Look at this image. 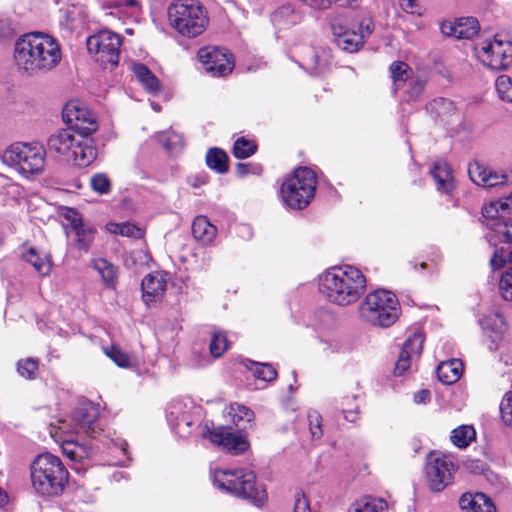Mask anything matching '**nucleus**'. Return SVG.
I'll list each match as a JSON object with an SVG mask.
<instances>
[{
	"mask_svg": "<svg viewBox=\"0 0 512 512\" xmlns=\"http://www.w3.org/2000/svg\"><path fill=\"white\" fill-rule=\"evenodd\" d=\"M14 36V29L8 19H0V39H9Z\"/></svg>",
	"mask_w": 512,
	"mask_h": 512,
	"instance_id": "obj_57",
	"label": "nucleus"
},
{
	"mask_svg": "<svg viewBox=\"0 0 512 512\" xmlns=\"http://www.w3.org/2000/svg\"><path fill=\"white\" fill-rule=\"evenodd\" d=\"M301 1L303 3H305L306 5H308L309 7L313 8V9H318V10L327 9L331 4L330 0H301Z\"/></svg>",
	"mask_w": 512,
	"mask_h": 512,
	"instance_id": "obj_59",
	"label": "nucleus"
},
{
	"mask_svg": "<svg viewBox=\"0 0 512 512\" xmlns=\"http://www.w3.org/2000/svg\"><path fill=\"white\" fill-rule=\"evenodd\" d=\"M318 287L329 302L348 306L365 292L366 278L362 271L350 265L332 267L319 276Z\"/></svg>",
	"mask_w": 512,
	"mask_h": 512,
	"instance_id": "obj_2",
	"label": "nucleus"
},
{
	"mask_svg": "<svg viewBox=\"0 0 512 512\" xmlns=\"http://www.w3.org/2000/svg\"><path fill=\"white\" fill-rule=\"evenodd\" d=\"M430 174L433 177L436 183V188L439 192L445 194H450L452 192L454 189V179L452 171L446 162H435L430 170Z\"/></svg>",
	"mask_w": 512,
	"mask_h": 512,
	"instance_id": "obj_26",
	"label": "nucleus"
},
{
	"mask_svg": "<svg viewBox=\"0 0 512 512\" xmlns=\"http://www.w3.org/2000/svg\"><path fill=\"white\" fill-rule=\"evenodd\" d=\"M494 170L486 167L478 162L472 163L468 167V174L470 179L477 185L483 186L487 183V178L490 177Z\"/></svg>",
	"mask_w": 512,
	"mask_h": 512,
	"instance_id": "obj_41",
	"label": "nucleus"
},
{
	"mask_svg": "<svg viewBox=\"0 0 512 512\" xmlns=\"http://www.w3.org/2000/svg\"><path fill=\"white\" fill-rule=\"evenodd\" d=\"M426 79L422 75L414 74L407 82L405 89V93L410 99H416L419 97L425 87Z\"/></svg>",
	"mask_w": 512,
	"mask_h": 512,
	"instance_id": "obj_43",
	"label": "nucleus"
},
{
	"mask_svg": "<svg viewBox=\"0 0 512 512\" xmlns=\"http://www.w3.org/2000/svg\"><path fill=\"white\" fill-rule=\"evenodd\" d=\"M108 232L112 234H119L125 237L142 238L144 231L142 228L130 222L124 223H108L106 226Z\"/></svg>",
	"mask_w": 512,
	"mask_h": 512,
	"instance_id": "obj_36",
	"label": "nucleus"
},
{
	"mask_svg": "<svg viewBox=\"0 0 512 512\" xmlns=\"http://www.w3.org/2000/svg\"><path fill=\"white\" fill-rule=\"evenodd\" d=\"M59 424L58 425H50V428H49V433H50V436L57 442H62L64 439H63V435H72V434H76L75 433V430L77 429V426H76V423L74 422L73 426L68 424L66 421L64 420H60L58 422Z\"/></svg>",
	"mask_w": 512,
	"mask_h": 512,
	"instance_id": "obj_45",
	"label": "nucleus"
},
{
	"mask_svg": "<svg viewBox=\"0 0 512 512\" xmlns=\"http://www.w3.org/2000/svg\"><path fill=\"white\" fill-rule=\"evenodd\" d=\"M315 51L311 54V66L316 72H320L325 69L330 63V56L326 48L313 49Z\"/></svg>",
	"mask_w": 512,
	"mask_h": 512,
	"instance_id": "obj_47",
	"label": "nucleus"
},
{
	"mask_svg": "<svg viewBox=\"0 0 512 512\" xmlns=\"http://www.w3.org/2000/svg\"><path fill=\"white\" fill-rule=\"evenodd\" d=\"M459 506L465 512H497L491 499L483 493L463 494Z\"/></svg>",
	"mask_w": 512,
	"mask_h": 512,
	"instance_id": "obj_24",
	"label": "nucleus"
},
{
	"mask_svg": "<svg viewBox=\"0 0 512 512\" xmlns=\"http://www.w3.org/2000/svg\"><path fill=\"white\" fill-rule=\"evenodd\" d=\"M130 257L133 260V263L135 264L137 260L144 262L147 260V255L142 250L133 251L130 255Z\"/></svg>",
	"mask_w": 512,
	"mask_h": 512,
	"instance_id": "obj_63",
	"label": "nucleus"
},
{
	"mask_svg": "<svg viewBox=\"0 0 512 512\" xmlns=\"http://www.w3.org/2000/svg\"><path fill=\"white\" fill-rule=\"evenodd\" d=\"M132 70L137 80L148 93L156 94L160 91L161 86L158 78L146 65L142 63H134L132 65Z\"/></svg>",
	"mask_w": 512,
	"mask_h": 512,
	"instance_id": "obj_29",
	"label": "nucleus"
},
{
	"mask_svg": "<svg viewBox=\"0 0 512 512\" xmlns=\"http://www.w3.org/2000/svg\"><path fill=\"white\" fill-rule=\"evenodd\" d=\"M91 266L99 273L103 283L107 287H115L117 282V269L110 261L105 258H93L91 260Z\"/></svg>",
	"mask_w": 512,
	"mask_h": 512,
	"instance_id": "obj_32",
	"label": "nucleus"
},
{
	"mask_svg": "<svg viewBox=\"0 0 512 512\" xmlns=\"http://www.w3.org/2000/svg\"><path fill=\"white\" fill-rule=\"evenodd\" d=\"M442 34L456 39H470L479 31V22L474 17H462L441 24Z\"/></svg>",
	"mask_w": 512,
	"mask_h": 512,
	"instance_id": "obj_21",
	"label": "nucleus"
},
{
	"mask_svg": "<svg viewBox=\"0 0 512 512\" xmlns=\"http://www.w3.org/2000/svg\"><path fill=\"white\" fill-rule=\"evenodd\" d=\"M167 14L170 26L187 38L201 35L208 25L206 12L196 0H176L169 5Z\"/></svg>",
	"mask_w": 512,
	"mask_h": 512,
	"instance_id": "obj_6",
	"label": "nucleus"
},
{
	"mask_svg": "<svg viewBox=\"0 0 512 512\" xmlns=\"http://www.w3.org/2000/svg\"><path fill=\"white\" fill-rule=\"evenodd\" d=\"M250 168H251V165L248 164V163H238L236 165V170H237V173L240 175V176H245L247 175L248 173H250Z\"/></svg>",
	"mask_w": 512,
	"mask_h": 512,
	"instance_id": "obj_64",
	"label": "nucleus"
},
{
	"mask_svg": "<svg viewBox=\"0 0 512 512\" xmlns=\"http://www.w3.org/2000/svg\"><path fill=\"white\" fill-rule=\"evenodd\" d=\"M500 413L504 424L512 427V391L504 395L500 404Z\"/></svg>",
	"mask_w": 512,
	"mask_h": 512,
	"instance_id": "obj_53",
	"label": "nucleus"
},
{
	"mask_svg": "<svg viewBox=\"0 0 512 512\" xmlns=\"http://www.w3.org/2000/svg\"><path fill=\"white\" fill-rule=\"evenodd\" d=\"M227 337L222 332H214L210 342V352L213 357H220L228 350Z\"/></svg>",
	"mask_w": 512,
	"mask_h": 512,
	"instance_id": "obj_44",
	"label": "nucleus"
},
{
	"mask_svg": "<svg viewBox=\"0 0 512 512\" xmlns=\"http://www.w3.org/2000/svg\"><path fill=\"white\" fill-rule=\"evenodd\" d=\"M257 150V145L244 137L238 138L233 145V155L238 159L252 156Z\"/></svg>",
	"mask_w": 512,
	"mask_h": 512,
	"instance_id": "obj_40",
	"label": "nucleus"
},
{
	"mask_svg": "<svg viewBox=\"0 0 512 512\" xmlns=\"http://www.w3.org/2000/svg\"><path fill=\"white\" fill-rule=\"evenodd\" d=\"M122 43L121 37L109 30L100 32L88 37L87 49L94 55L95 60L102 65L117 66L119 62V49Z\"/></svg>",
	"mask_w": 512,
	"mask_h": 512,
	"instance_id": "obj_12",
	"label": "nucleus"
},
{
	"mask_svg": "<svg viewBox=\"0 0 512 512\" xmlns=\"http://www.w3.org/2000/svg\"><path fill=\"white\" fill-rule=\"evenodd\" d=\"M317 177L313 170L299 167L287 177L281 186L284 203L293 209H303L314 197Z\"/></svg>",
	"mask_w": 512,
	"mask_h": 512,
	"instance_id": "obj_8",
	"label": "nucleus"
},
{
	"mask_svg": "<svg viewBox=\"0 0 512 512\" xmlns=\"http://www.w3.org/2000/svg\"><path fill=\"white\" fill-rule=\"evenodd\" d=\"M481 325L485 333H487L493 341L499 339L507 330L504 317L498 313L485 316L481 320Z\"/></svg>",
	"mask_w": 512,
	"mask_h": 512,
	"instance_id": "obj_31",
	"label": "nucleus"
},
{
	"mask_svg": "<svg viewBox=\"0 0 512 512\" xmlns=\"http://www.w3.org/2000/svg\"><path fill=\"white\" fill-rule=\"evenodd\" d=\"M104 352L119 367L126 368L131 364L129 355L115 346L105 348Z\"/></svg>",
	"mask_w": 512,
	"mask_h": 512,
	"instance_id": "obj_51",
	"label": "nucleus"
},
{
	"mask_svg": "<svg viewBox=\"0 0 512 512\" xmlns=\"http://www.w3.org/2000/svg\"><path fill=\"white\" fill-rule=\"evenodd\" d=\"M456 470L450 456L441 452H431L426 460V478L433 491H441L451 483Z\"/></svg>",
	"mask_w": 512,
	"mask_h": 512,
	"instance_id": "obj_14",
	"label": "nucleus"
},
{
	"mask_svg": "<svg viewBox=\"0 0 512 512\" xmlns=\"http://www.w3.org/2000/svg\"><path fill=\"white\" fill-rule=\"evenodd\" d=\"M331 30L336 45L343 51L353 53L363 46L364 39L373 31V25L371 21L351 25L339 18L333 20Z\"/></svg>",
	"mask_w": 512,
	"mask_h": 512,
	"instance_id": "obj_11",
	"label": "nucleus"
},
{
	"mask_svg": "<svg viewBox=\"0 0 512 512\" xmlns=\"http://www.w3.org/2000/svg\"><path fill=\"white\" fill-rule=\"evenodd\" d=\"M424 337L421 333H414L409 337L400 352L396 361L394 373L395 375H402L410 366L414 358H418L422 353Z\"/></svg>",
	"mask_w": 512,
	"mask_h": 512,
	"instance_id": "obj_19",
	"label": "nucleus"
},
{
	"mask_svg": "<svg viewBox=\"0 0 512 512\" xmlns=\"http://www.w3.org/2000/svg\"><path fill=\"white\" fill-rule=\"evenodd\" d=\"M202 436L208 438L213 445L235 455L245 452L250 446L245 435L232 432L230 428L225 426H218L213 429L206 426Z\"/></svg>",
	"mask_w": 512,
	"mask_h": 512,
	"instance_id": "obj_16",
	"label": "nucleus"
},
{
	"mask_svg": "<svg viewBox=\"0 0 512 512\" xmlns=\"http://www.w3.org/2000/svg\"><path fill=\"white\" fill-rule=\"evenodd\" d=\"M167 281L163 274L156 272L148 274L141 283L143 299L147 305L160 299L166 290Z\"/></svg>",
	"mask_w": 512,
	"mask_h": 512,
	"instance_id": "obj_22",
	"label": "nucleus"
},
{
	"mask_svg": "<svg viewBox=\"0 0 512 512\" xmlns=\"http://www.w3.org/2000/svg\"><path fill=\"white\" fill-rule=\"evenodd\" d=\"M463 373V363L459 359L442 361L437 367L438 379L446 385L457 382Z\"/></svg>",
	"mask_w": 512,
	"mask_h": 512,
	"instance_id": "obj_27",
	"label": "nucleus"
},
{
	"mask_svg": "<svg viewBox=\"0 0 512 512\" xmlns=\"http://www.w3.org/2000/svg\"><path fill=\"white\" fill-rule=\"evenodd\" d=\"M225 411L230 417L231 421L236 425H238L241 421L250 422L254 417L253 411L239 403L230 404Z\"/></svg>",
	"mask_w": 512,
	"mask_h": 512,
	"instance_id": "obj_38",
	"label": "nucleus"
},
{
	"mask_svg": "<svg viewBox=\"0 0 512 512\" xmlns=\"http://www.w3.org/2000/svg\"><path fill=\"white\" fill-rule=\"evenodd\" d=\"M508 175L504 172H496L493 171L489 178H487V183L483 184V187L494 188L498 186H503L508 182Z\"/></svg>",
	"mask_w": 512,
	"mask_h": 512,
	"instance_id": "obj_56",
	"label": "nucleus"
},
{
	"mask_svg": "<svg viewBox=\"0 0 512 512\" xmlns=\"http://www.w3.org/2000/svg\"><path fill=\"white\" fill-rule=\"evenodd\" d=\"M499 292L506 301H512V267L508 268L499 281Z\"/></svg>",
	"mask_w": 512,
	"mask_h": 512,
	"instance_id": "obj_50",
	"label": "nucleus"
},
{
	"mask_svg": "<svg viewBox=\"0 0 512 512\" xmlns=\"http://www.w3.org/2000/svg\"><path fill=\"white\" fill-rule=\"evenodd\" d=\"M401 8L408 13H415L417 7L416 0H400Z\"/></svg>",
	"mask_w": 512,
	"mask_h": 512,
	"instance_id": "obj_61",
	"label": "nucleus"
},
{
	"mask_svg": "<svg viewBox=\"0 0 512 512\" xmlns=\"http://www.w3.org/2000/svg\"><path fill=\"white\" fill-rule=\"evenodd\" d=\"M160 143L167 149H175L178 146H182L183 140L180 135L172 131H166L159 134Z\"/></svg>",
	"mask_w": 512,
	"mask_h": 512,
	"instance_id": "obj_54",
	"label": "nucleus"
},
{
	"mask_svg": "<svg viewBox=\"0 0 512 512\" xmlns=\"http://www.w3.org/2000/svg\"><path fill=\"white\" fill-rule=\"evenodd\" d=\"M387 504L379 498L365 497L355 501L349 512H385Z\"/></svg>",
	"mask_w": 512,
	"mask_h": 512,
	"instance_id": "obj_34",
	"label": "nucleus"
},
{
	"mask_svg": "<svg viewBox=\"0 0 512 512\" xmlns=\"http://www.w3.org/2000/svg\"><path fill=\"white\" fill-rule=\"evenodd\" d=\"M214 481L218 488L248 499L257 506L266 500L265 490L257 484L256 475L250 470H217Z\"/></svg>",
	"mask_w": 512,
	"mask_h": 512,
	"instance_id": "obj_7",
	"label": "nucleus"
},
{
	"mask_svg": "<svg viewBox=\"0 0 512 512\" xmlns=\"http://www.w3.org/2000/svg\"><path fill=\"white\" fill-rule=\"evenodd\" d=\"M22 257L34 267L39 275L46 276L51 272L52 264L48 254L29 247L22 252Z\"/></svg>",
	"mask_w": 512,
	"mask_h": 512,
	"instance_id": "obj_28",
	"label": "nucleus"
},
{
	"mask_svg": "<svg viewBox=\"0 0 512 512\" xmlns=\"http://www.w3.org/2000/svg\"><path fill=\"white\" fill-rule=\"evenodd\" d=\"M498 96L507 102L512 103V79L507 75H500L495 82Z\"/></svg>",
	"mask_w": 512,
	"mask_h": 512,
	"instance_id": "obj_46",
	"label": "nucleus"
},
{
	"mask_svg": "<svg viewBox=\"0 0 512 512\" xmlns=\"http://www.w3.org/2000/svg\"><path fill=\"white\" fill-rule=\"evenodd\" d=\"M2 159L23 174H37L44 168L45 150L37 143H15L4 151Z\"/></svg>",
	"mask_w": 512,
	"mask_h": 512,
	"instance_id": "obj_9",
	"label": "nucleus"
},
{
	"mask_svg": "<svg viewBox=\"0 0 512 512\" xmlns=\"http://www.w3.org/2000/svg\"><path fill=\"white\" fill-rule=\"evenodd\" d=\"M63 454L72 461H83L88 459L91 450L84 444H81L72 439H65L61 442Z\"/></svg>",
	"mask_w": 512,
	"mask_h": 512,
	"instance_id": "obj_33",
	"label": "nucleus"
},
{
	"mask_svg": "<svg viewBox=\"0 0 512 512\" xmlns=\"http://www.w3.org/2000/svg\"><path fill=\"white\" fill-rule=\"evenodd\" d=\"M507 209H509L508 202L502 200L494 201L482 208V215L487 220V225L491 228V225L497 222L500 211L505 212Z\"/></svg>",
	"mask_w": 512,
	"mask_h": 512,
	"instance_id": "obj_39",
	"label": "nucleus"
},
{
	"mask_svg": "<svg viewBox=\"0 0 512 512\" xmlns=\"http://www.w3.org/2000/svg\"><path fill=\"white\" fill-rule=\"evenodd\" d=\"M250 363V369L254 373V376L257 377L258 379H261L266 382H271L276 379L277 371L272 365L258 362Z\"/></svg>",
	"mask_w": 512,
	"mask_h": 512,
	"instance_id": "obj_42",
	"label": "nucleus"
},
{
	"mask_svg": "<svg viewBox=\"0 0 512 512\" xmlns=\"http://www.w3.org/2000/svg\"><path fill=\"white\" fill-rule=\"evenodd\" d=\"M489 243L494 246V252L490 259L493 270H499L507 262L512 263V249L500 246L502 243L512 245V219L507 221L497 220L491 225V233L488 235Z\"/></svg>",
	"mask_w": 512,
	"mask_h": 512,
	"instance_id": "obj_13",
	"label": "nucleus"
},
{
	"mask_svg": "<svg viewBox=\"0 0 512 512\" xmlns=\"http://www.w3.org/2000/svg\"><path fill=\"white\" fill-rule=\"evenodd\" d=\"M34 491L42 496H59L63 493L69 473L62 461L51 453L38 455L30 465Z\"/></svg>",
	"mask_w": 512,
	"mask_h": 512,
	"instance_id": "obj_3",
	"label": "nucleus"
},
{
	"mask_svg": "<svg viewBox=\"0 0 512 512\" xmlns=\"http://www.w3.org/2000/svg\"><path fill=\"white\" fill-rule=\"evenodd\" d=\"M38 359L26 358L17 364L18 373L26 379H34L38 370Z\"/></svg>",
	"mask_w": 512,
	"mask_h": 512,
	"instance_id": "obj_49",
	"label": "nucleus"
},
{
	"mask_svg": "<svg viewBox=\"0 0 512 512\" xmlns=\"http://www.w3.org/2000/svg\"><path fill=\"white\" fill-rule=\"evenodd\" d=\"M308 420H309V430L311 432L312 438H314V439L321 438V436L323 434L322 428H321V415L316 411L309 412Z\"/></svg>",
	"mask_w": 512,
	"mask_h": 512,
	"instance_id": "obj_55",
	"label": "nucleus"
},
{
	"mask_svg": "<svg viewBox=\"0 0 512 512\" xmlns=\"http://www.w3.org/2000/svg\"><path fill=\"white\" fill-rule=\"evenodd\" d=\"M475 439L476 431L470 425H461L455 428L451 434V441L458 448L468 447Z\"/></svg>",
	"mask_w": 512,
	"mask_h": 512,
	"instance_id": "obj_35",
	"label": "nucleus"
},
{
	"mask_svg": "<svg viewBox=\"0 0 512 512\" xmlns=\"http://www.w3.org/2000/svg\"><path fill=\"white\" fill-rule=\"evenodd\" d=\"M99 420V405L92 402L81 404L75 409L73 414V422H75L77 426L75 433L96 437L102 431Z\"/></svg>",
	"mask_w": 512,
	"mask_h": 512,
	"instance_id": "obj_18",
	"label": "nucleus"
},
{
	"mask_svg": "<svg viewBox=\"0 0 512 512\" xmlns=\"http://www.w3.org/2000/svg\"><path fill=\"white\" fill-rule=\"evenodd\" d=\"M62 115L64 121L70 125V129L86 138L98 129L95 114L80 101H69L64 106Z\"/></svg>",
	"mask_w": 512,
	"mask_h": 512,
	"instance_id": "obj_15",
	"label": "nucleus"
},
{
	"mask_svg": "<svg viewBox=\"0 0 512 512\" xmlns=\"http://www.w3.org/2000/svg\"><path fill=\"white\" fill-rule=\"evenodd\" d=\"M393 90L396 92L406 86V82L414 75L411 68L403 61H394L389 66Z\"/></svg>",
	"mask_w": 512,
	"mask_h": 512,
	"instance_id": "obj_30",
	"label": "nucleus"
},
{
	"mask_svg": "<svg viewBox=\"0 0 512 512\" xmlns=\"http://www.w3.org/2000/svg\"><path fill=\"white\" fill-rule=\"evenodd\" d=\"M90 185L95 193L108 194L111 190V181L104 173H97L90 179Z\"/></svg>",
	"mask_w": 512,
	"mask_h": 512,
	"instance_id": "obj_48",
	"label": "nucleus"
},
{
	"mask_svg": "<svg viewBox=\"0 0 512 512\" xmlns=\"http://www.w3.org/2000/svg\"><path fill=\"white\" fill-rule=\"evenodd\" d=\"M478 58L491 69L505 70L512 64V42L500 35L477 43Z\"/></svg>",
	"mask_w": 512,
	"mask_h": 512,
	"instance_id": "obj_10",
	"label": "nucleus"
},
{
	"mask_svg": "<svg viewBox=\"0 0 512 512\" xmlns=\"http://www.w3.org/2000/svg\"><path fill=\"white\" fill-rule=\"evenodd\" d=\"M13 57L21 73L38 76L56 68L62 54L55 38L41 32H31L16 41Z\"/></svg>",
	"mask_w": 512,
	"mask_h": 512,
	"instance_id": "obj_1",
	"label": "nucleus"
},
{
	"mask_svg": "<svg viewBox=\"0 0 512 512\" xmlns=\"http://www.w3.org/2000/svg\"><path fill=\"white\" fill-rule=\"evenodd\" d=\"M227 155L219 148H212L207 152L206 163L207 165L219 173H225L228 169Z\"/></svg>",
	"mask_w": 512,
	"mask_h": 512,
	"instance_id": "obj_37",
	"label": "nucleus"
},
{
	"mask_svg": "<svg viewBox=\"0 0 512 512\" xmlns=\"http://www.w3.org/2000/svg\"><path fill=\"white\" fill-rule=\"evenodd\" d=\"M302 17L293 4L279 6L271 15L273 25L279 30H285L300 23Z\"/></svg>",
	"mask_w": 512,
	"mask_h": 512,
	"instance_id": "obj_23",
	"label": "nucleus"
},
{
	"mask_svg": "<svg viewBox=\"0 0 512 512\" xmlns=\"http://www.w3.org/2000/svg\"><path fill=\"white\" fill-rule=\"evenodd\" d=\"M198 58L205 69L215 77H223L230 74L234 68L232 55L224 48L204 47L199 49Z\"/></svg>",
	"mask_w": 512,
	"mask_h": 512,
	"instance_id": "obj_17",
	"label": "nucleus"
},
{
	"mask_svg": "<svg viewBox=\"0 0 512 512\" xmlns=\"http://www.w3.org/2000/svg\"><path fill=\"white\" fill-rule=\"evenodd\" d=\"M430 391L423 389L415 393L414 395V401L416 403H427L430 400Z\"/></svg>",
	"mask_w": 512,
	"mask_h": 512,
	"instance_id": "obj_60",
	"label": "nucleus"
},
{
	"mask_svg": "<svg viewBox=\"0 0 512 512\" xmlns=\"http://www.w3.org/2000/svg\"><path fill=\"white\" fill-rule=\"evenodd\" d=\"M361 318L377 327H390L400 315V304L396 295L385 289L368 293L359 305Z\"/></svg>",
	"mask_w": 512,
	"mask_h": 512,
	"instance_id": "obj_5",
	"label": "nucleus"
},
{
	"mask_svg": "<svg viewBox=\"0 0 512 512\" xmlns=\"http://www.w3.org/2000/svg\"><path fill=\"white\" fill-rule=\"evenodd\" d=\"M193 238L202 246L213 244L217 228L208 220L206 216H197L192 223Z\"/></svg>",
	"mask_w": 512,
	"mask_h": 512,
	"instance_id": "obj_25",
	"label": "nucleus"
},
{
	"mask_svg": "<svg viewBox=\"0 0 512 512\" xmlns=\"http://www.w3.org/2000/svg\"><path fill=\"white\" fill-rule=\"evenodd\" d=\"M47 149L79 167L88 166L97 157V151L88 139L70 128L57 130L50 135Z\"/></svg>",
	"mask_w": 512,
	"mask_h": 512,
	"instance_id": "obj_4",
	"label": "nucleus"
},
{
	"mask_svg": "<svg viewBox=\"0 0 512 512\" xmlns=\"http://www.w3.org/2000/svg\"><path fill=\"white\" fill-rule=\"evenodd\" d=\"M356 397L353 396L352 399L344 398L341 402L342 413L344 418L349 422H356L358 419V405L355 403Z\"/></svg>",
	"mask_w": 512,
	"mask_h": 512,
	"instance_id": "obj_52",
	"label": "nucleus"
},
{
	"mask_svg": "<svg viewBox=\"0 0 512 512\" xmlns=\"http://www.w3.org/2000/svg\"><path fill=\"white\" fill-rule=\"evenodd\" d=\"M435 105L438 106V111L455 110L452 102L445 100V99H439V100L435 101Z\"/></svg>",
	"mask_w": 512,
	"mask_h": 512,
	"instance_id": "obj_62",
	"label": "nucleus"
},
{
	"mask_svg": "<svg viewBox=\"0 0 512 512\" xmlns=\"http://www.w3.org/2000/svg\"><path fill=\"white\" fill-rule=\"evenodd\" d=\"M293 512H310L309 504L305 497L298 495L295 498Z\"/></svg>",
	"mask_w": 512,
	"mask_h": 512,
	"instance_id": "obj_58",
	"label": "nucleus"
},
{
	"mask_svg": "<svg viewBox=\"0 0 512 512\" xmlns=\"http://www.w3.org/2000/svg\"><path fill=\"white\" fill-rule=\"evenodd\" d=\"M67 219L69 223V234L73 235L77 247L87 252L94 240L96 230L91 225L84 224L76 211L70 210Z\"/></svg>",
	"mask_w": 512,
	"mask_h": 512,
	"instance_id": "obj_20",
	"label": "nucleus"
}]
</instances>
